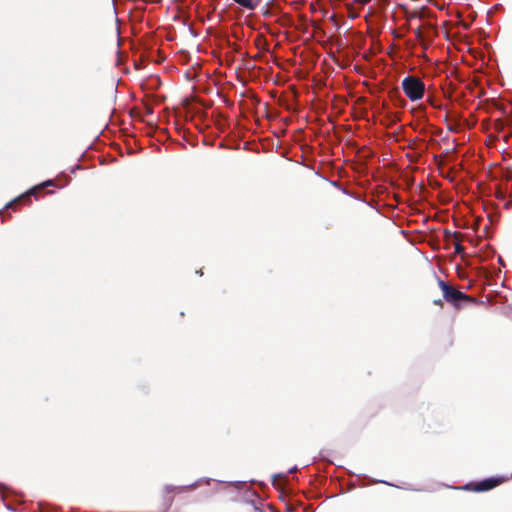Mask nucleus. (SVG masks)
Masks as SVG:
<instances>
[{
    "label": "nucleus",
    "mask_w": 512,
    "mask_h": 512,
    "mask_svg": "<svg viewBox=\"0 0 512 512\" xmlns=\"http://www.w3.org/2000/svg\"><path fill=\"white\" fill-rule=\"evenodd\" d=\"M401 87L406 97L416 102L423 98L425 93L424 82L416 76H407L401 82Z\"/></svg>",
    "instance_id": "nucleus-1"
},
{
    "label": "nucleus",
    "mask_w": 512,
    "mask_h": 512,
    "mask_svg": "<svg viewBox=\"0 0 512 512\" xmlns=\"http://www.w3.org/2000/svg\"><path fill=\"white\" fill-rule=\"evenodd\" d=\"M439 286L442 289L444 298L451 303L456 304L458 301L466 298V295L449 285H447L444 281H439Z\"/></svg>",
    "instance_id": "nucleus-2"
},
{
    "label": "nucleus",
    "mask_w": 512,
    "mask_h": 512,
    "mask_svg": "<svg viewBox=\"0 0 512 512\" xmlns=\"http://www.w3.org/2000/svg\"><path fill=\"white\" fill-rule=\"evenodd\" d=\"M506 479L507 478H488V479L480 481L476 484H473L472 490H474L476 492L488 491V490L496 487L500 483L504 482ZM469 486H472V484L468 485L467 487H469Z\"/></svg>",
    "instance_id": "nucleus-3"
},
{
    "label": "nucleus",
    "mask_w": 512,
    "mask_h": 512,
    "mask_svg": "<svg viewBox=\"0 0 512 512\" xmlns=\"http://www.w3.org/2000/svg\"><path fill=\"white\" fill-rule=\"evenodd\" d=\"M233 1L248 11H254L262 2V0H233Z\"/></svg>",
    "instance_id": "nucleus-4"
},
{
    "label": "nucleus",
    "mask_w": 512,
    "mask_h": 512,
    "mask_svg": "<svg viewBox=\"0 0 512 512\" xmlns=\"http://www.w3.org/2000/svg\"><path fill=\"white\" fill-rule=\"evenodd\" d=\"M31 193H32V191L30 193H28V194L20 196L19 198L15 199L14 201L8 203L6 207L7 208L13 207V205L16 204L17 202H20V201H22V200H24L26 198H29Z\"/></svg>",
    "instance_id": "nucleus-5"
},
{
    "label": "nucleus",
    "mask_w": 512,
    "mask_h": 512,
    "mask_svg": "<svg viewBox=\"0 0 512 512\" xmlns=\"http://www.w3.org/2000/svg\"><path fill=\"white\" fill-rule=\"evenodd\" d=\"M464 251V248L461 244L457 243L455 245V253L457 254H461L462 252Z\"/></svg>",
    "instance_id": "nucleus-6"
},
{
    "label": "nucleus",
    "mask_w": 512,
    "mask_h": 512,
    "mask_svg": "<svg viewBox=\"0 0 512 512\" xmlns=\"http://www.w3.org/2000/svg\"><path fill=\"white\" fill-rule=\"evenodd\" d=\"M356 3L364 6L366 4H368L371 0H354Z\"/></svg>",
    "instance_id": "nucleus-7"
},
{
    "label": "nucleus",
    "mask_w": 512,
    "mask_h": 512,
    "mask_svg": "<svg viewBox=\"0 0 512 512\" xmlns=\"http://www.w3.org/2000/svg\"><path fill=\"white\" fill-rule=\"evenodd\" d=\"M52 184H53V182L51 180L44 183V185H52Z\"/></svg>",
    "instance_id": "nucleus-8"
},
{
    "label": "nucleus",
    "mask_w": 512,
    "mask_h": 512,
    "mask_svg": "<svg viewBox=\"0 0 512 512\" xmlns=\"http://www.w3.org/2000/svg\"><path fill=\"white\" fill-rule=\"evenodd\" d=\"M296 470H297V467L295 466V467L291 468L289 472L292 473V472H294Z\"/></svg>",
    "instance_id": "nucleus-9"
}]
</instances>
